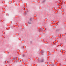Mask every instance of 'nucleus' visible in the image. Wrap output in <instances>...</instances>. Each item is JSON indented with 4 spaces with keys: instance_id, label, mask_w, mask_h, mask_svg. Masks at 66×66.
I'll return each instance as SVG.
<instances>
[{
    "instance_id": "nucleus-3",
    "label": "nucleus",
    "mask_w": 66,
    "mask_h": 66,
    "mask_svg": "<svg viewBox=\"0 0 66 66\" xmlns=\"http://www.w3.org/2000/svg\"><path fill=\"white\" fill-rule=\"evenodd\" d=\"M32 20V18L30 19V20Z\"/></svg>"
},
{
    "instance_id": "nucleus-4",
    "label": "nucleus",
    "mask_w": 66,
    "mask_h": 66,
    "mask_svg": "<svg viewBox=\"0 0 66 66\" xmlns=\"http://www.w3.org/2000/svg\"><path fill=\"white\" fill-rule=\"evenodd\" d=\"M52 66H54V65L53 64V65H52Z\"/></svg>"
},
{
    "instance_id": "nucleus-2",
    "label": "nucleus",
    "mask_w": 66,
    "mask_h": 66,
    "mask_svg": "<svg viewBox=\"0 0 66 66\" xmlns=\"http://www.w3.org/2000/svg\"><path fill=\"white\" fill-rule=\"evenodd\" d=\"M29 23V24H31V22H28Z\"/></svg>"
},
{
    "instance_id": "nucleus-1",
    "label": "nucleus",
    "mask_w": 66,
    "mask_h": 66,
    "mask_svg": "<svg viewBox=\"0 0 66 66\" xmlns=\"http://www.w3.org/2000/svg\"><path fill=\"white\" fill-rule=\"evenodd\" d=\"M41 62H44V60H42L41 61Z\"/></svg>"
}]
</instances>
